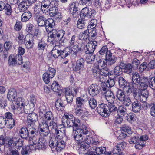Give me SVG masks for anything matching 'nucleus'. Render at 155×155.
Instances as JSON below:
<instances>
[{
    "mask_svg": "<svg viewBox=\"0 0 155 155\" xmlns=\"http://www.w3.org/2000/svg\"><path fill=\"white\" fill-rule=\"evenodd\" d=\"M62 121L63 123L66 124L68 126L71 127L73 129V134L75 141L80 143L83 141L84 137L80 133V130L79 129L81 124L80 120L75 118L74 116L71 114L65 115L62 118Z\"/></svg>",
    "mask_w": 155,
    "mask_h": 155,
    "instance_id": "obj_1",
    "label": "nucleus"
},
{
    "mask_svg": "<svg viewBox=\"0 0 155 155\" xmlns=\"http://www.w3.org/2000/svg\"><path fill=\"white\" fill-rule=\"evenodd\" d=\"M131 87L134 90H145L149 84L148 79L144 77H140L137 72L135 71L132 74Z\"/></svg>",
    "mask_w": 155,
    "mask_h": 155,
    "instance_id": "obj_2",
    "label": "nucleus"
},
{
    "mask_svg": "<svg viewBox=\"0 0 155 155\" xmlns=\"http://www.w3.org/2000/svg\"><path fill=\"white\" fill-rule=\"evenodd\" d=\"M148 138L146 135L141 136L140 138L136 134L133 135L129 140L130 144H135L136 149H141L144 147L146 143V141Z\"/></svg>",
    "mask_w": 155,
    "mask_h": 155,
    "instance_id": "obj_3",
    "label": "nucleus"
},
{
    "mask_svg": "<svg viewBox=\"0 0 155 155\" xmlns=\"http://www.w3.org/2000/svg\"><path fill=\"white\" fill-rule=\"evenodd\" d=\"M65 142L59 140L56 137L51 138L49 142V145L52 150L55 152H60L65 147Z\"/></svg>",
    "mask_w": 155,
    "mask_h": 155,
    "instance_id": "obj_4",
    "label": "nucleus"
},
{
    "mask_svg": "<svg viewBox=\"0 0 155 155\" xmlns=\"http://www.w3.org/2000/svg\"><path fill=\"white\" fill-rule=\"evenodd\" d=\"M79 129L80 130L81 134L84 137V143L91 144L95 147L99 144V142L92 137L91 134L89 132L85 126H84L83 129L79 128Z\"/></svg>",
    "mask_w": 155,
    "mask_h": 155,
    "instance_id": "obj_5",
    "label": "nucleus"
},
{
    "mask_svg": "<svg viewBox=\"0 0 155 155\" xmlns=\"http://www.w3.org/2000/svg\"><path fill=\"white\" fill-rule=\"evenodd\" d=\"M44 117L45 118V120L42 117L39 120L38 122H42L43 123H46L51 129L55 128L57 124L54 121L53 115L51 111L47 112L45 116H44Z\"/></svg>",
    "mask_w": 155,
    "mask_h": 155,
    "instance_id": "obj_6",
    "label": "nucleus"
},
{
    "mask_svg": "<svg viewBox=\"0 0 155 155\" xmlns=\"http://www.w3.org/2000/svg\"><path fill=\"white\" fill-rule=\"evenodd\" d=\"M116 97L125 106H129L132 103L131 98L126 96L124 91L121 89H118L117 91Z\"/></svg>",
    "mask_w": 155,
    "mask_h": 155,
    "instance_id": "obj_7",
    "label": "nucleus"
},
{
    "mask_svg": "<svg viewBox=\"0 0 155 155\" xmlns=\"http://www.w3.org/2000/svg\"><path fill=\"white\" fill-rule=\"evenodd\" d=\"M38 122L39 127L40 129V134H42V136H47L49 134L50 131L53 132V130L50 128V127L47 124L42 122Z\"/></svg>",
    "mask_w": 155,
    "mask_h": 155,
    "instance_id": "obj_8",
    "label": "nucleus"
},
{
    "mask_svg": "<svg viewBox=\"0 0 155 155\" xmlns=\"http://www.w3.org/2000/svg\"><path fill=\"white\" fill-rule=\"evenodd\" d=\"M97 46V42L95 41H91L88 42L84 47L86 54L93 53L96 48Z\"/></svg>",
    "mask_w": 155,
    "mask_h": 155,
    "instance_id": "obj_9",
    "label": "nucleus"
},
{
    "mask_svg": "<svg viewBox=\"0 0 155 155\" xmlns=\"http://www.w3.org/2000/svg\"><path fill=\"white\" fill-rule=\"evenodd\" d=\"M85 62L84 59L81 58L77 60L75 63L73 69L75 71H81L85 69Z\"/></svg>",
    "mask_w": 155,
    "mask_h": 155,
    "instance_id": "obj_10",
    "label": "nucleus"
},
{
    "mask_svg": "<svg viewBox=\"0 0 155 155\" xmlns=\"http://www.w3.org/2000/svg\"><path fill=\"white\" fill-rule=\"evenodd\" d=\"M58 5V2L56 0L52 1L51 2L49 0H44L41 3V5H44L45 7H48L50 11H52L53 8L54 9Z\"/></svg>",
    "mask_w": 155,
    "mask_h": 155,
    "instance_id": "obj_11",
    "label": "nucleus"
},
{
    "mask_svg": "<svg viewBox=\"0 0 155 155\" xmlns=\"http://www.w3.org/2000/svg\"><path fill=\"white\" fill-rule=\"evenodd\" d=\"M100 89V87L97 84H93L89 87L88 91L91 96L94 97L99 93Z\"/></svg>",
    "mask_w": 155,
    "mask_h": 155,
    "instance_id": "obj_12",
    "label": "nucleus"
},
{
    "mask_svg": "<svg viewBox=\"0 0 155 155\" xmlns=\"http://www.w3.org/2000/svg\"><path fill=\"white\" fill-rule=\"evenodd\" d=\"M38 116L35 113L29 114L27 117L28 127H29V126L33 125L36 121L38 120Z\"/></svg>",
    "mask_w": 155,
    "mask_h": 155,
    "instance_id": "obj_13",
    "label": "nucleus"
},
{
    "mask_svg": "<svg viewBox=\"0 0 155 155\" xmlns=\"http://www.w3.org/2000/svg\"><path fill=\"white\" fill-rule=\"evenodd\" d=\"M107 105L104 104H100L97 108V110L98 113L102 116L106 115L107 116L108 109ZM106 117V116H105Z\"/></svg>",
    "mask_w": 155,
    "mask_h": 155,
    "instance_id": "obj_14",
    "label": "nucleus"
},
{
    "mask_svg": "<svg viewBox=\"0 0 155 155\" xmlns=\"http://www.w3.org/2000/svg\"><path fill=\"white\" fill-rule=\"evenodd\" d=\"M81 144L78 146L77 149L80 154L81 153L83 154H90V152L88 151L89 144Z\"/></svg>",
    "mask_w": 155,
    "mask_h": 155,
    "instance_id": "obj_15",
    "label": "nucleus"
},
{
    "mask_svg": "<svg viewBox=\"0 0 155 155\" xmlns=\"http://www.w3.org/2000/svg\"><path fill=\"white\" fill-rule=\"evenodd\" d=\"M106 59L107 64L110 66L115 63L116 58L112 54L110 51H109L107 53Z\"/></svg>",
    "mask_w": 155,
    "mask_h": 155,
    "instance_id": "obj_16",
    "label": "nucleus"
},
{
    "mask_svg": "<svg viewBox=\"0 0 155 155\" xmlns=\"http://www.w3.org/2000/svg\"><path fill=\"white\" fill-rule=\"evenodd\" d=\"M25 45L26 48L28 49L31 48L33 45V41L34 40V36L32 35H27L25 40Z\"/></svg>",
    "mask_w": 155,
    "mask_h": 155,
    "instance_id": "obj_17",
    "label": "nucleus"
},
{
    "mask_svg": "<svg viewBox=\"0 0 155 155\" xmlns=\"http://www.w3.org/2000/svg\"><path fill=\"white\" fill-rule=\"evenodd\" d=\"M37 142L35 146H34L36 149H43L46 148V141L44 138L41 137L38 138Z\"/></svg>",
    "mask_w": 155,
    "mask_h": 155,
    "instance_id": "obj_18",
    "label": "nucleus"
},
{
    "mask_svg": "<svg viewBox=\"0 0 155 155\" xmlns=\"http://www.w3.org/2000/svg\"><path fill=\"white\" fill-rule=\"evenodd\" d=\"M64 92L68 103L70 105H71L74 97L73 94L70 90L68 88L65 89Z\"/></svg>",
    "mask_w": 155,
    "mask_h": 155,
    "instance_id": "obj_19",
    "label": "nucleus"
},
{
    "mask_svg": "<svg viewBox=\"0 0 155 155\" xmlns=\"http://www.w3.org/2000/svg\"><path fill=\"white\" fill-rule=\"evenodd\" d=\"M132 110L135 113L139 112L141 109V104L140 102L137 101H136L132 102Z\"/></svg>",
    "mask_w": 155,
    "mask_h": 155,
    "instance_id": "obj_20",
    "label": "nucleus"
},
{
    "mask_svg": "<svg viewBox=\"0 0 155 155\" xmlns=\"http://www.w3.org/2000/svg\"><path fill=\"white\" fill-rule=\"evenodd\" d=\"M17 97V92L16 90L14 88H12L9 90L8 93L7 98L8 100L14 101Z\"/></svg>",
    "mask_w": 155,
    "mask_h": 155,
    "instance_id": "obj_21",
    "label": "nucleus"
},
{
    "mask_svg": "<svg viewBox=\"0 0 155 155\" xmlns=\"http://www.w3.org/2000/svg\"><path fill=\"white\" fill-rule=\"evenodd\" d=\"M19 134L20 136L24 139H27L29 135L28 130L25 127H23L20 130Z\"/></svg>",
    "mask_w": 155,
    "mask_h": 155,
    "instance_id": "obj_22",
    "label": "nucleus"
},
{
    "mask_svg": "<svg viewBox=\"0 0 155 155\" xmlns=\"http://www.w3.org/2000/svg\"><path fill=\"white\" fill-rule=\"evenodd\" d=\"M35 19L39 26H45L47 19L45 16L43 15L37 16Z\"/></svg>",
    "mask_w": 155,
    "mask_h": 155,
    "instance_id": "obj_23",
    "label": "nucleus"
},
{
    "mask_svg": "<svg viewBox=\"0 0 155 155\" xmlns=\"http://www.w3.org/2000/svg\"><path fill=\"white\" fill-rule=\"evenodd\" d=\"M61 51V48L60 45H55L51 51V55L54 58H57L60 56Z\"/></svg>",
    "mask_w": 155,
    "mask_h": 155,
    "instance_id": "obj_24",
    "label": "nucleus"
},
{
    "mask_svg": "<svg viewBox=\"0 0 155 155\" xmlns=\"http://www.w3.org/2000/svg\"><path fill=\"white\" fill-rule=\"evenodd\" d=\"M45 27L47 31L54 28L55 23L54 21L52 18L47 19Z\"/></svg>",
    "mask_w": 155,
    "mask_h": 155,
    "instance_id": "obj_25",
    "label": "nucleus"
},
{
    "mask_svg": "<svg viewBox=\"0 0 155 155\" xmlns=\"http://www.w3.org/2000/svg\"><path fill=\"white\" fill-rule=\"evenodd\" d=\"M126 143L124 142H120L118 143L117 146L114 147V151L116 150L117 152L113 153V154L118 155V153L123 150L126 147Z\"/></svg>",
    "mask_w": 155,
    "mask_h": 155,
    "instance_id": "obj_26",
    "label": "nucleus"
},
{
    "mask_svg": "<svg viewBox=\"0 0 155 155\" xmlns=\"http://www.w3.org/2000/svg\"><path fill=\"white\" fill-rule=\"evenodd\" d=\"M105 98L107 101L110 104H113L115 101V97L112 91H108L105 95Z\"/></svg>",
    "mask_w": 155,
    "mask_h": 155,
    "instance_id": "obj_27",
    "label": "nucleus"
},
{
    "mask_svg": "<svg viewBox=\"0 0 155 155\" xmlns=\"http://www.w3.org/2000/svg\"><path fill=\"white\" fill-rule=\"evenodd\" d=\"M72 51L71 48H67L64 49L62 51H60V56L62 58H64L70 55Z\"/></svg>",
    "mask_w": 155,
    "mask_h": 155,
    "instance_id": "obj_28",
    "label": "nucleus"
},
{
    "mask_svg": "<svg viewBox=\"0 0 155 155\" xmlns=\"http://www.w3.org/2000/svg\"><path fill=\"white\" fill-rule=\"evenodd\" d=\"M149 95V91L147 90H143L141 93L140 97V101L141 102H145L147 100Z\"/></svg>",
    "mask_w": 155,
    "mask_h": 155,
    "instance_id": "obj_29",
    "label": "nucleus"
},
{
    "mask_svg": "<svg viewBox=\"0 0 155 155\" xmlns=\"http://www.w3.org/2000/svg\"><path fill=\"white\" fill-rule=\"evenodd\" d=\"M57 124L55 128L52 129L53 130V132H54L56 135L57 138L59 140L62 139L65 136V133L64 132H62L60 130H58L57 129Z\"/></svg>",
    "mask_w": 155,
    "mask_h": 155,
    "instance_id": "obj_30",
    "label": "nucleus"
},
{
    "mask_svg": "<svg viewBox=\"0 0 155 155\" xmlns=\"http://www.w3.org/2000/svg\"><path fill=\"white\" fill-rule=\"evenodd\" d=\"M92 73L94 77H98L101 74V69L98 67L97 64H94L93 66L92 69Z\"/></svg>",
    "mask_w": 155,
    "mask_h": 155,
    "instance_id": "obj_31",
    "label": "nucleus"
},
{
    "mask_svg": "<svg viewBox=\"0 0 155 155\" xmlns=\"http://www.w3.org/2000/svg\"><path fill=\"white\" fill-rule=\"evenodd\" d=\"M31 17L32 14L30 12H25L21 15L22 21L23 22L26 21L30 19Z\"/></svg>",
    "mask_w": 155,
    "mask_h": 155,
    "instance_id": "obj_32",
    "label": "nucleus"
},
{
    "mask_svg": "<svg viewBox=\"0 0 155 155\" xmlns=\"http://www.w3.org/2000/svg\"><path fill=\"white\" fill-rule=\"evenodd\" d=\"M29 6L27 2H21L18 5V7L20 12H24L27 9V7Z\"/></svg>",
    "mask_w": 155,
    "mask_h": 155,
    "instance_id": "obj_33",
    "label": "nucleus"
},
{
    "mask_svg": "<svg viewBox=\"0 0 155 155\" xmlns=\"http://www.w3.org/2000/svg\"><path fill=\"white\" fill-rule=\"evenodd\" d=\"M86 54H87L86 57L87 62L90 64H92L94 60L95 56V54L93 53Z\"/></svg>",
    "mask_w": 155,
    "mask_h": 155,
    "instance_id": "obj_34",
    "label": "nucleus"
},
{
    "mask_svg": "<svg viewBox=\"0 0 155 155\" xmlns=\"http://www.w3.org/2000/svg\"><path fill=\"white\" fill-rule=\"evenodd\" d=\"M64 104L63 103V101L61 99H58L55 102V107L58 110H61L64 107Z\"/></svg>",
    "mask_w": 155,
    "mask_h": 155,
    "instance_id": "obj_35",
    "label": "nucleus"
},
{
    "mask_svg": "<svg viewBox=\"0 0 155 155\" xmlns=\"http://www.w3.org/2000/svg\"><path fill=\"white\" fill-rule=\"evenodd\" d=\"M89 10L88 8L85 7L83 8L81 11L80 13V16L81 18L84 19L88 15Z\"/></svg>",
    "mask_w": 155,
    "mask_h": 155,
    "instance_id": "obj_36",
    "label": "nucleus"
},
{
    "mask_svg": "<svg viewBox=\"0 0 155 155\" xmlns=\"http://www.w3.org/2000/svg\"><path fill=\"white\" fill-rule=\"evenodd\" d=\"M127 109L124 106H121L119 107L117 110L118 115L124 116L127 114Z\"/></svg>",
    "mask_w": 155,
    "mask_h": 155,
    "instance_id": "obj_37",
    "label": "nucleus"
},
{
    "mask_svg": "<svg viewBox=\"0 0 155 155\" xmlns=\"http://www.w3.org/2000/svg\"><path fill=\"white\" fill-rule=\"evenodd\" d=\"M89 29L88 28L87 30H88V37L94 39L97 35V34L96 31V29L95 28H90Z\"/></svg>",
    "mask_w": 155,
    "mask_h": 155,
    "instance_id": "obj_38",
    "label": "nucleus"
},
{
    "mask_svg": "<svg viewBox=\"0 0 155 155\" xmlns=\"http://www.w3.org/2000/svg\"><path fill=\"white\" fill-rule=\"evenodd\" d=\"M51 89L54 92L59 93L61 89L59 84L56 81H54L51 85Z\"/></svg>",
    "mask_w": 155,
    "mask_h": 155,
    "instance_id": "obj_39",
    "label": "nucleus"
},
{
    "mask_svg": "<svg viewBox=\"0 0 155 155\" xmlns=\"http://www.w3.org/2000/svg\"><path fill=\"white\" fill-rule=\"evenodd\" d=\"M107 106V110L108 112L107 113V116L110 115L111 113L117 111V108L113 104H109Z\"/></svg>",
    "mask_w": 155,
    "mask_h": 155,
    "instance_id": "obj_40",
    "label": "nucleus"
},
{
    "mask_svg": "<svg viewBox=\"0 0 155 155\" xmlns=\"http://www.w3.org/2000/svg\"><path fill=\"white\" fill-rule=\"evenodd\" d=\"M31 150L30 146L27 145L23 147L21 150V153L22 155H27L29 154Z\"/></svg>",
    "mask_w": 155,
    "mask_h": 155,
    "instance_id": "obj_41",
    "label": "nucleus"
},
{
    "mask_svg": "<svg viewBox=\"0 0 155 155\" xmlns=\"http://www.w3.org/2000/svg\"><path fill=\"white\" fill-rule=\"evenodd\" d=\"M8 64L12 66L18 65L15 56L11 55L9 56Z\"/></svg>",
    "mask_w": 155,
    "mask_h": 155,
    "instance_id": "obj_42",
    "label": "nucleus"
},
{
    "mask_svg": "<svg viewBox=\"0 0 155 155\" xmlns=\"http://www.w3.org/2000/svg\"><path fill=\"white\" fill-rule=\"evenodd\" d=\"M132 68L133 66L130 64H127L125 66V68L124 69V72L129 74H132L133 73V72L132 73L133 70Z\"/></svg>",
    "mask_w": 155,
    "mask_h": 155,
    "instance_id": "obj_43",
    "label": "nucleus"
},
{
    "mask_svg": "<svg viewBox=\"0 0 155 155\" xmlns=\"http://www.w3.org/2000/svg\"><path fill=\"white\" fill-rule=\"evenodd\" d=\"M118 82L120 86L123 87L124 90H125L126 87L127 86L128 84L126 81L123 78L120 77L119 78Z\"/></svg>",
    "mask_w": 155,
    "mask_h": 155,
    "instance_id": "obj_44",
    "label": "nucleus"
},
{
    "mask_svg": "<svg viewBox=\"0 0 155 155\" xmlns=\"http://www.w3.org/2000/svg\"><path fill=\"white\" fill-rule=\"evenodd\" d=\"M16 104L17 105L16 107H18V109L19 108H21L23 109V108H22L23 107V106L25 103L21 97H19L17 99Z\"/></svg>",
    "mask_w": 155,
    "mask_h": 155,
    "instance_id": "obj_45",
    "label": "nucleus"
},
{
    "mask_svg": "<svg viewBox=\"0 0 155 155\" xmlns=\"http://www.w3.org/2000/svg\"><path fill=\"white\" fill-rule=\"evenodd\" d=\"M23 107L22 108L23 109L21 108H19L18 109L19 110H20L21 113L24 112L25 113L28 114L31 113V108H30L28 105H25H25H23Z\"/></svg>",
    "mask_w": 155,
    "mask_h": 155,
    "instance_id": "obj_46",
    "label": "nucleus"
},
{
    "mask_svg": "<svg viewBox=\"0 0 155 155\" xmlns=\"http://www.w3.org/2000/svg\"><path fill=\"white\" fill-rule=\"evenodd\" d=\"M88 30L86 29L84 32H81L79 35V38L81 40H85L88 38Z\"/></svg>",
    "mask_w": 155,
    "mask_h": 155,
    "instance_id": "obj_47",
    "label": "nucleus"
},
{
    "mask_svg": "<svg viewBox=\"0 0 155 155\" xmlns=\"http://www.w3.org/2000/svg\"><path fill=\"white\" fill-rule=\"evenodd\" d=\"M8 101L7 100L3 97L0 100V107L4 109L8 105Z\"/></svg>",
    "mask_w": 155,
    "mask_h": 155,
    "instance_id": "obj_48",
    "label": "nucleus"
},
{
    "mask_svg": "<svg viewBox=\"0 0 155 155\" xmlns=\"http://www.w3.org/2000/svg\"><path fill=\"white\" fill-rule=\"evenodd\" d=\"M53 77H51V75L48 73H45L43 74V80L46 84H48L50 82V79L52 78Z\"/></svg>",
    "mask_w": 155,
    "mask_h": 155,
    "instance_id": "obj_49",
    "label": "nucleus"
},
{
    "mask_svg": "<svg viewBox=\"0 0 155 155\" xmlns=\"http://www.w3.org/2000/svg\"><path fill=\"white\" fill-rule=\"evenodd\" d=\"M95 151L97 155L103 154L105 153L106 151V148L103 147H97L95 149Z\"/></svg>",
    "mask_w": 155,
    "mask_h": 155,
    "instance_id": "obj_50",
    "label": "nucleus"
},
{
    "mask_svg": "<svg viewBox=\"0 0 155 155\" xmlns=\"http://www.w3.org/2000/svg\"><path fill=\"white\" fill-rule=\"evenodd\" d=\"M38 139V138L36 136L31 135L29 137V143L31 144L30 145L35 146Z\"/></svg>",
    "mask_w": 155,
    "mask_h": 155,
    "instance_id": "obj_51",
    "label": "nucleus"
},
{
    "mask_svg": "<svg viewBox=\"0 0 155 155\" xmlns=\"http://www.w3.org/2000/svg\"><path fill=\"white\" fill-rule=\"evenodd\" d=\"M85 20L82 19L81 20H79L77 21V27L79 29L84 28L87 26L85 25Z\"/></svg>",
    "mask_w": 155,
    "mask_h": 155,
    "instance_id": "obj_52",
    "label": "nucleus"
},
{
    "mask_svg": "<svg viewBox=\"0 0 155 155\" xmlns=\"http://www.w3.org/2000/svg\"><path fill=\"white\" fill-rule=\"evenodd\" d=\"M46 44L42 40H39L38 42V48L39 50H43L45 48Z\"/></svg>",
    "mask_w": 155,
    "mask_h": 155,
    "instance_id": "obj_53",
    "label": "nucleus"
},
{
    "mask_svg": "<svg viewBox=\"0 0 155 155\" xmlns=\"http://www.w3.org/2000/svg\"><path fill=\"white\" fill-rule=\"evenodd\" d=\"M5 14L8 15L11 14L12 12V8L10 5L8 4H6L4 9Z\"/></svg>",
    "mask_w": 155,
    "mask_h": 155,
    "instance_id": "obj_54",
    "label": "nucleus"
},
{
    "mask_svg": "<svg viewBox=\"0 0 155 155\" xmlns=\"http://www.w3.org/2000/svg\"><path fill=\"white\" fill-rule=\"evenodd\" d=\"M149 86L153 89H155V77L150 78L148 79Z\"/></svg>",
    "mask_w": 155,
    "mask_h": 155,
    "instance_id": "obj_55",
    "label": "nucleus"
},
{
    "mask_svg": "<svg viewBox=\"0 0 155 155\" xmlns=\"http://www.w3.org/2000/svg\"><path fill=\"white\" fill-rule=\"evenodd\" d=\"M108 87L105 83L103 84V85L101 86V92L102 94L106 95L107 94L108 91H111L109 88H108Z\"/></svg>",
    "mask_w": 155,
    "mask_h": 155,
    "instance_id": "obj_56",
    "label": "nucleus"
},
{
    "mask_svg": "<svg viewBox=\"0 0 155 155\" xmlns=\"http://www.w3.org/2000/svg\"><path fill=\"white\" fill-rule=\"evenodd\" d=\"M89 103L90 107L92 109L95 108L96 106V101L94 98H91L90 99Z\"/></svg>",
    "mask_w": 155,
    "mask_h": 155,
    "instance_id": "obj_57",
    "label": "nucleus"
},
{
    "mask_svg": "<svg viewBox=\"0 0 155 155\" xmlns=\"http://www.w3.org/2000/svg\"><path fill=\"white\" fill-rule=\"evenodd\" d=\"M107 61L106 59L105 60L104 59L102 58L99 60L98 61V67H101L102 68H105L106 66Z\"/></svg>",
    "mask_w": 155,
    "mask_h": 155,
    "instance_id": "obj_58",
    "label": "nucleus"
},
{
    "mask_svg": "<svg viewBox=\"0 0 155 155\" xmlns=\"http://www.w3.org/2000/svg\"><path fill=\"white\" fill-rule=\"evenodd\" d=\"M109 79H108L106 84L109 87H111L114 86L115 84V80L114 78H111V77H109Z\"/></svg>",
    "mask_w": 155,
    "mask_h": 155,
    "instance_id": "obj_59",
    "label": "nucleus"
},
{
    "mask_svg": "<svg viewBox=\"0 0 155 155\" xmlns=\"http://www.w3.org/2000/svg\"><path fill=\"white\" fill-rule=\"evenodd\" d=\"M84 101V100L83 99L78 97L76 99V107H79L80 108L82 107L83 105V103Z\"/></svg>",
    "mask_w": 155,
    "mask_h": 155,
    "instance_id": "obj_60",
    "label": "nucleus"
},
{
    "mask_svg": "<svg viewBox=\"0 0 155 155\" xmlns=\"http://www.w3.org/2000/svg\"><path fill=\"white\" fill-rule=\"evenodd\" d=\"M97 24V20L95 19L91 20L89 23L88 28H94L96 27Z\"/></svg>",
    "mask_w": 155,
    "mask_h": 155,
    "instance_id": "obj_61",
    "label": "nucleus"
},
{
    "mask_svg": "<svg viewBox=\"0 0 155 155\" xmlns=\"http://www.w3.org/2000/svg\"><path fill=\"white\" fill-rule=\"evenodd\" d=\"M6 121L8 124L7 125L8 128L11 129L14 127L15 125V121L14 119H12Z\"/></svg>",
    "mask_w": 155,
    "mask_h": 155,
    "instance_id": "obj_62",
    "label": "nucleus"
},
{
    "mask_svg": "<svg viewBox=\"0 0 155 155\" xmlns=\"http://www.w3.org/2000/svg\"><path fill=\"white\" fill-rule=\"evenodd\" d=\"M78 8H73V9L70 8L69 9L70 12L73 15V17L74 18H77L78 16Z\"/></svg>",
    "mask_w": 155,
    "mask_h": 155,
    "instance_id": "obj_63",
    "label": "nucleus"
},
{
    "mask_svg": "<svg viewBox=\"0 0 155 155\" xmlns=\"http://www.w3.org/2000/svg\"><path fill=\"white\" fill-rule=\"evenodd\" d=\"M7 154L9 155H19V153L15 149L10 148L8 151Z\"/></svg>",
    "mask_w": 155,
    "mask_h": 155,
    "instance_id": "obj_64",
    "label": "nucleus"
}]
</instances>
